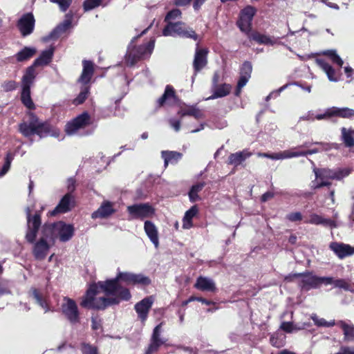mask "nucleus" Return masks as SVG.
<instances>
[{"label":"nucleus","instance_id":"1","mask_svg":"<svg viewBox=\"0 0 354 354\" xmlns=\"http://www.w3.org/2000/svg\"><path fill=\"white\" fill-rule=\"evenodd\" d=\"M122 281L126 285H149L151 280L142 274L119 272L115 279L100 281L91 285L86 292L81 306L85 308L104 309L112 304H117L121 300L128 301L131 298L129 289L119 285Z\"/></svg>","mask_w":354,"mask_h":354},{"label":"nucleus","instance_id":"2","mask_svg":"<svg viewBox=\"0 0 354 354\" xmlns=\"http://www.w3.org/2000/svg\"><path fill=\"white\" fill-rule=\"evenodd\" d=\"M24 106L29 111L26 113L24 120V138H29L30 142L33 141V137L37 136L39 139L48 136L59 138L60 131L46 122L41 121L31 112L35 109V104L30 98V89H25L24 94Z\"/></svg>","mask_w":354,"mask_h":354},{"label":"nucleus","instance_id":"3","mask_svg":"<svg viewBox=\"0 0 354 354\" xmlns=\"http://www.w3.org/2000/svg\"><path fill=\"white\" fill-rule=\"evenodd\" d=\"M315 180L312 182V187L319 189L331 185L330 180H340L350 174L348 168L331 170L328 169H315Z\"/></svg>","mask_w":354,"mask_h":354},{"label":"nucleus","instance_id":"4","mask_svg":"<svg viewBox=\"0 0 354 354\" xmlns=\"http://www.w3.org/2000/svg\"><path fill=\"white\" fill-rule=\"evenodd\" d=\"M150 26L145 29L140 35L136 37H134L128 47L127 53L125 57L126 63L129 66H133L140 59L145 57L149 56L155 44V39H151L147 44L140 46L138 48H135L133 46V43L134 40L137 39L140 35L145 34Z\"/></svg>","mask_w":354,"mask_h":354},{"label":"nucleus","instance_id":"5","mask_svg":"<svg viewBox=\"0 0 354 354\" xmlns=\"http://www.w3.org/2000/svg\"><path fill=\"white\" fill-rule=\"evenodd\" d=\"M82 65L83 70L78 82L84 84V86L82 88L80 94L73 100V103L76 105L82 104L87 98L89 93V86L87 84L90 82L94 72L93 64L91 62L84 60Z\"/></svg>","mask_w":354,"mask_h":354},{"label":"nucleus","instance_id":"6","mask_svg":"<svg viewBox=\"0 0 354 354\" xmlns=\"http://www.w3.org/2000/svg\"><path fill=\"white\" fill-rule=\"evenodd\" d=\"M162 35L165 37L179 36L184 38H190L196 41L198 35L190 27L183 22L169 21L162 30Z\"/></svg>","mask_w":354,"mask_h":354},{"label":"nucleus","instance_id":"7","mask_svg":"<svg viewBox=\"0 0 354 354\" xmlns=\"http://www.w3.org/2000/svg\"><path fill=\"white\" fill-rule=\"evenodd\" d=\"M43 228H48L50 230V239L53 241L59 238L60 241L66 242L69 241L73 236L74 227L71 224L59 221L53 224H44Z\"/></svg>","mask_w":354,"mask_h":354},{"label":"nucleus","instance_id":"8","mask_svg":"<svg viewBox=\"0 0 354 354\" xmlns=\"http://www.w3.org/2000/svg\"><path fill=\"white\" fill-rule=\"evenodd\" d=\"M27 229L26 232V239L29 243H34L39 233L41 232V214L35 212H32L30 207L26 209Z\"/></svg>","mask_w":354,"mask_h":354},{"label":"nucleus","instance_id":"9","mask_svg":"<svg viewBox=\"0 0 354 354\" xmlns=\"http://www.w3.org/2000/svg\"><path fill=\"white\" fill-rule=\"evenodd\" d=\"M32 253L37 260H43L48 254L50 248L54 245V241L50 239V230L48 228L41 230V236L38 241H35Z\"/></svg>","mask_w":354,"mask_h":354},{"label":"nucleus","instance_id":"10","mask_svg":"<svg viewBox=\"0 0 354 354\" xmlns=\"http://www.w3.org/2000/svg\"><path fill=\"white\" fill-rule=\"evenodd\" d=\"M91 122V116L87 112H84L66 124L65 131L69 136L74 135L80 129L88 126Z\"/></svg>","mask_w":354,"mask_h":354},{"label":"nucleus","instance_id":"11","mask_svg":"<svg viewBox=\"0 0 354 354\" xmlns=\"http://www.w3.org/2000/svg\"><path fill=\"white\" fill-rule=\"evenodd\" d=\"M127 211L131 218L144 219L151 217L154 214V209L147 203L128 206Z\"/></svg>","mask_w":354,"mask_h":354},{"label":"nucleus","instance_id":"12","mask_svg":"<svg viewBox=\"0 0 354 354\" xmlns=\"http://www.w3.org/2000/svg\"><path fill=\"white\" fill-rule=\"evenodd\" d=\"M62 311L67 319L73 323L79 320V313L75 301L70 298L65 297L62 304Z\"/></svg>","mask_w":354,"mask_h":354},{"label":"nucleus","instance_id":"13","mask_svg":"<svg viewBox=\"0 0 354 354\" xmlns=\"http://www.w3.org/2000/svg\"><path fill=\"white\" fill-rule=\"evenodd\" d=\"M255 12L254 8L252 6H247L241 11L237 24L242 32H248L250 30L251 22Z\"/></svg>","mask_w":354,"mask_h":354},{"label":"nucleus","instance_id":"14","mask_svg":"<svg viewBox=\"0 0 354 354\" xmlns=\"http://www.w3.org/2000/svg\"><path fill=\"white\" fill-rule=\"evenodd\" d=\"M154 301L153 297H147L135 305V310L142 322H145L148 316V313Z\"/></svg>","mask_w":354,"mask_h":354},{"label":"nucleus","instance_id":"15","mask_svg":"<svg viewBox=\"0 0 354 354\" xmlns=\"http://www.w3.org/2000/svg\"><path fill=\"white\" fill-rule=\"evenodd\" d=\"M178 115L180 117V118H183L185 116H192L196 120L203 118L204 117L203 112L196 105L191 106L185 103L179 104Z\"/></svg>","mask_w":354,"mask_h":354},{"label":"nucleus","instance_id":"16","mask_svg":"<svg viewBox=\"0 0 354 354\" xmlns=\"http://www.w3.org/2000/svg\"><path fill=\"white\" fill-rule=\"evenodd\" d=\"M73 198L71 194H66L60 201L59 204L48 212L51 216H55L58 214L66 213L68 212L73 205Z\"/></svg>","mask_w":354,"mask_h":354},{"label":"nucleus","instance_id":"17","mask_svg":"<svg viewBox=\"0 0 354 354\" xmlns=\"http://www.w3.org/2000/svg\"><path fill=\"white\" fill-rule=\"evenodd\" d=\"M329 248L339 259L354 254V247L343 243L332 242Z\"/></svg>","mask_w":354,"mask_h":354},{"label":"nucleus","instance_id":"18","mask_svg":"<svg viewBox=\"0 0 354 354\" xmlns=\"http://www.w3.org/2000/svg\"><path fill=\"white\" fill-rule=\"evenodd\" d=\"M114 204L108 201H104L99 208L91 214L92 218H106L111 216L115 212Z\"/></svg>","mask_w":354,"mask_h":354},{"label":"nucleus","instance_id":"19","mask_svg":"<svg viewBox=\"0 0 354 354\" xmlns=\"http://www.w3.org/2000/svg\"><path fill=\"white\" fill-rule=\"evenodd\" d=\"M207 50L206 49L196 48L193 63L195 74L207 64Z\"/></svg>","mask_w":354,"mask_h":354},{"label":"nucleus","instance_id":"20","mask_svg":"<svg viewBox=\"0 0 354 354\" xmlns=\"http://www.w3.org/2000/svg\"><path fill=\"white\" fill-rule=\"evenodd\" d=\"M194 287L199 290L206 292H215L216 290V284L213 279L202 276L198 277Z\"/></svg>","mask_w":354,"mask_h":354},{"label":"nucleus","instance_id":"21","mask_svg":"<svg viewBox=\"0 0 354 354\" xmlns=\"http://www.w3.org/2000/svg\"><path fill=\"white\" fill-rule=\"evenodd\" d=\"M144 229L147 236L150 241L153 243L156 248L159 246V239L158 230L156 225L149 221L145 222Z\"/></svg>","mask_w":354,"mask_h":354},{"label":"nucleus","instance_id":"22","mask_svg":"<svg viewBox=\"0 0 354 354\" xmlns=\"http://www.w3.org/2000/svg\"><path fill=\"white\" fill-rule=\"evenodd\" d=\"M252 153L248 150H243L234 153H231L228 157L227 163L234 167L240 165L247 158H250Z\"/></svg>","mask_w":354,"mask_h":354},{"label":"nucleus","instance_id":"23","mask_svg":"<svg viewBox=\"0 0 354 354\" xmlns=\"http://www.w3.org/2000/svg\"><path fill=\"white\" fill-rule=\"evenodd\" d=\"M37 67V66L33 63L26 69L24 75V92L25 89H30V86L33 84L34 80L38 74Z\"/></svg>","mask_w":354,"mask_h":354},{"label":"nucleus","instance_id":"24","mask_svg":"<svg viewBox=\"0 0 354 354\" xmlns=\"http://www.w3.org/2000/svg\"><path fill=\"white\" fill-rule=\"evenodd\" d=\"M316 63L326 74L328 80L330 82H336L338 81V78L336 77V72L335 69L328 63L322 59H317L316 60Z\"/></svg>","mask_w":354,"mask_h":354},{"label":"nucleus","instance_id":"25","mask_svg":"<svg viewBox=\"0 0 354 354\" xmlns=\"http://www.w3.org/2000/svg\"><path fill=\"white\" fill-rule=\"evenodd\" d=\"M307 222L310 224H314V225H322L323 226H325V227H337L336 223L333 221H332L330 219H328V218H324L322 217L321 216L315 214H311L310 216L309 220Z\"/></svg>","mask_w":354,"mask_h":354},{"label":"nucleus","instance_id":"26","mask_svg":"<svg viewBox=\"0 0 354 354\" xmlns=\"http://www.w3.org/2000/svg\"><path fill=\"white\" fill-rule=\"evenodd\" d=\"M162 158L165 161V166L167 167L169 163L176 164L181 159L183 155L181 153L172 151H162L161 152Z\"/></svg>","mask_w":354,"mask_h":354},{"label":"nucleus","instance_id":"27","mask_svg":"<svg viewBox=\"0 0 354 354\" xmlns=\"http://www.w3.org/2000/svg\"><path fill=\"white\" fill-rule=\"evenodd\" d=\"M35 19L32 13L24 15V37L30 35L35 29Z\"/></svg>","mask_w":354,"mask_h":354},{"label":"nucleus","instance_id":"28","mask_svg":"<svg viewBox=\"0 0 354 354\" xmlns=\"http://www.w3.org/2000/svg\"><path fill=\"white\" fill-rule=\"evenodd\" d=\"M176 101L174 90L171 86H167L165 93L158 100L160 106L163 105L165 103L172 104Z\"/></svg>","mask_w":354,"mask_h":354},{"label":"nucleus","instance_id":"29","mask_svg":"<svg viewBox=\"0 0 354 354\" xmlns=\"http://www.w3.org/2000/svg\"><path fill=\"white\" fill-rule=\"evenodd\" d=\"M53 53L54 48L50 47V48L43 51L40 56L36 59L33 63L37 66L47 65L51 61Z\"/></svg>","mask_w":354,"mask_h":354},{"label":"nucleus","instance_id":"30","mask_svg":"<svg viewBox=\"0 0 354 354\" xmlns=\"http://www.w3.org/2000/svg\"><path fill=\"white\" fill-rule=\"evenodd\" d=\"M337 324L342 328L346 341L354 339V325L344 321H339Z\"/></svg>","mask_w":354,"mask_h":354},{"label":"nucleus","instance_id":"31","mask_svg":"<svg viewBox=\"0 0 354 354\" xmlns=\"http://www.w3.org/2000/svg\"><path fill=\"white\" fill-rule=\"evenodd\" d=\"M29 297L34 299L37 304H39L44 310V313H47L50 310L46 301L42 298V296L36 288H32L28 292Z\"/></svg>","mask_w":354,"mask_h":354},{"label":"nucleus","instance_id":"32","mask_svg":"<svg viewBox=\"0 0 354 354\" xmlns=\"http://www.w3.org/2000/svg\"><path fill=\"white\" fill-rule=\"evenodd\" d=\"M333 117H340L343 118H351L354 117V110L347 107L339 108L332 107Z\"/></svg>","mask_w":354,"mask_h":354},{"label":"nucleus","instance_id":"33","mask_svg":"<svg viewBox=\"0 0 354 354\" xmlns=\"http://www.w3.org/2000/svg\"><path fill=\"white\" fill-rule=\"evenodd\" d=\"M310 326V323H302L301 324H293L292 322H284L281 325V328L287 333H292L294 330L305 329Z\"/></svg>","mask_w":354,"mask_h":354},{"label":"nucleus","instance_id":"34","mask_svg":"<svg viewBox=\"0 0 354 354\" xmlns=\"http://www.w3.org/2000/svg\"><path fill=\"white\" fill-rule=\"evenodd\" d=\"M231 90V86L230 84H222L217 86L214 88V93L212 96L207 99H215L218 97H222L228 95Z\"/></svg>","mask_w":354,"mask_h":354},{"label":"nucleus","instance_id":"35","mask_svg":"<svg viewBox=\"0 0 354 354\" xmlns=\"http://www.w3.org/2000/svg\"><path fill=\"white\" fill-rule=\"evenodd\" d=\"M198 209L195 205L185 212L183 223V227L184 229H189L192 226V220L196 215Z\"/></svg>","mask_w":354,"mask_h":354},{"label":"nucleus","instance_id":"36","mask_svg":"<svg viewBox=\"0 0 354 354\" xmlns=\"http://www.w3.org/2000/svg\"><path fill=\"white\" fill-rule=\"evenodd\" d=\"M299 154L295 153V149L285 150L277 153H271L270 159L274 160H284L298 157Z\"/></svg>","mask_w":354,"mask_h":354},{"label":"nucleus","instance_id":"37","mask_svg":"<svg viewBox=\"0 0 354 354\" xmlns=\"http://www.w3.org/2000/svg\"><path fill=\"white\" fill-rule=\"evenodd\" d=\"M303 276L302 283L304 287L310 288H317L319 286V277H316L312 274H301Z\"/></svg>","mask_w":354,"mask_h":354},{"label":"nucleus","instance_id":"38","mask_svg":"<svg viewBox=\"0 0 354 354\" xmlns=\"http://www.w3.org/2000/svg\"><path fill=\"white\" fill-rule=\"evenodd\" d=\"M342 136L343 140L347 147L354 146V130L347 129L343 127L342 129Z\"/></svg>","mask_w":354,"mask_h":354},{"label":"nucleus","instance_id":"39","mask_svg":"<svg viewBox=\"0 0 354 354\" xmlns=\"http://www.w3.org/2000/svg\"><path fill=\"white\" fill-rule=\"evenodd\" d=\"M13 282L6 279H0V297L12 294Z\"/></svg>","mask_w":354,"mask_h":354},{"label":"nucleus","instance_id":"40","mask_svg":"<svg viewBox=\"0 0 354 354\" xmlns=\"http://www.w3.org/2000/svg\"><path fill=\"white\" fill-rule=\"evenodd\" d=\"M72 18V15H66L64 21L55 30V33L59 35L69 29L71 27Z\"/></svg>","mask_w":354,"mask_h":354},{"label":"nucleus","instance_id":"41","mask_svg":"<svg viewBox=\"0 0 354 354\" xmlns=\"http://www.w3.org/2000/svg\"><path fill=\"white\" fill-rule=\"evenodd\" d=\"M251 38L259 44L272 46L275 43L270 37L259 32L252 34Z\"/></svg>","mask_w":354,"mask_h":354},{"label":"nucleus","instance_id":"42","mask_svg":"<svg viewBox=\"0 0 354 354\" xmlns=\"http://www.w3.org/2000/svg\"><path fill=\"white\" fill-rule=\"evenodd\" d=\"M205 186L204 183H199L196 185H194L189 192V197L191 202H195L199 199V196L198 195V193L201 192L203 188Z\"/></svg>","mask_w":354,"mask_h":354},{"label":"nucleus","instance_id":"43","mask_svg":"<svg viewBox=\"0 0 354 354\" xmlns=\"http://www.w3.org/2000/svg\"><path fill=\"white\" fill-rule=\"evenodd\" d=\"M323 55L328 56L332 62L339 66H342L344 62L342 58L337 54L335 50H328L323 52Z\"/></svg>","mask_w":354,"mask_h":354},{"label":"nucleus","instance_id":"44","mask_svg":"<svg viewBox=\"0 0 354 354\" xmlns=\"http://www.w3.org/2000/svg\"><path fill=\"white\" fill-rule=\"evenodd\" d=\"M310 317L317 326L332 327L335 324V320L327 322L324 318H319L315 314H313Z\"/></svg>","mask_w":354,"mask_h":354},{"label":"nucleus","instance_id":"45","mask_svg":"<svg viewBox=\"0 0 354 354\" xmlns=\"http://www.w3.org/2000/svg\"><path fill=\"white\" fill-rule=\"evenodd\" d=\"M13 160V154L11 152L7 153L3 165L0 169V178L3 177L10 169L11 162Z\"/></svg>","mask_w":354,"mask_h":354},{"label":"nucleus","instance_id":"46","mask_svg":"<svg viewBox=\"0 0 354 354\" xmlns=\"http://www.w3.org/2000/svg\"><path fill=\"white\" fill-rule=\"evenodd\" d=\"M165 341H156L151 339V343L146 351V354H152L153 353L157 351L159 347L163 344Z\"/></svg>","mask_w":354,"mask_h":354},{"label":"nucleus","instance_id":"47","mask_svg":"<svg viewBox=\"0 0 354 354\" xmlns=\"http://www.w3.org/2000/svg\"><path fill=\"white\" fill-rule=\"evenodd\" d=\"M250 79V77H248V76H245V75H240V78L238 81V84H237V88H236V90L235 91V95H239L240 93H241V88L245 86V84H247V82H248Z\"/></svg>","mask_w":354,"mask_h":354},{"label":"nucleus","instance_id":"48","mask_svg":"<svg viewBox=\"0 0 354 354\" xmlns=\"http://www.w3.org/2000/svg\"><path fill=\"white\" fill-rule=\"evenodd\" d=\"M309 147V145L308 143H305L304 145H303L301 146H299L297 148L294 149H295V154H299V155H298V157H299V156H307L308 154H313V153H316L318 152V150L316 149H311V150H308V151H299V150H298V149H299V148H301V147Z\"/></svg>","mask_w":354,"mask_h":354},{"label":"nucleus","instance_id":"49","mask_svg":"<svg viewBox=\"0 0 354 354\" xmlns=\"http://www.w3.org/2000/svg\"><path fill=\"white\" fill-rule=\"evenodd\" d=\"M101 0H86L84 3L85 10H91L100 6Z\"/></svg>","mask_w":354,"mask_h":354},{"label":"nucleus","instance_id":"50","mask_svg":"<svg viewBox=\"0 0 354 354\" xmlns=\"http://www.w3.org/2000/svg\"><path fill=\"white\" fill-rule=\"evenodd\" d=\"M181 15V12L178 9H174L169 12L165 17V21L168 24L169 21H172L173 19L178 18Z\"/></svg>","mask_w":354,"mask_h":354},{"label":"nucleus","instance_id":"51","mask_svg":"<svg viewBox=\"0 0 354 354\" xmlns=\"http://www.w3.org/2000/svg\"><path fill=\"white\" fill-rule=\"evenodd\" d=\"M333 117L332 107L327 109L324 113L315 114V118L317 120H328Z\"/></svg>","mask_w":354,"mask_h":354},{"label":"nucleus","instance_id":"52","mask_svg":"<svg viewBox=\"0 0 354 354\" xmlns=\"http://www.w3.org/2000/svg\"><path fill=\"white\" fill-rule=\"evenodd\" d=\"M252 70V67L251 63L249 62H245L243 63L242 66L240 75H245L250 77Z\"/></svg>","mask_w":354,"mask_h":354},{"label":"nucleus","instance_id":"53","mask_svg":"<svg viewBox=\"0 0 354 354\" xmlns=\"http://www.w3.org/2000/svg\"><path fill=\"white\" fill-rule=\"evenodd\" d=\"M82 354H97L96 347L88 344H83L82 347Z\"/></svg>","mask_w":354,"mask_h":354},{"label":"nucleus","instance_id":"54","mask_svg":"<svg viewBox=\"0 0 354 354\" xmlns=\"http://www.w3.org/2000/svg\"><path fill=\"white\" fill-rule=\"evenodd\" d=\"M53 3H57L62 11H66L71 6L72 0H50Z\"/></svg>","mask_w":354,"mask_h":354},{"label":"nucleus","instance_id":"55","mask_svg":"<svg viewBox=\"0 0 354 354\" xmlns=\"http://www.w3.org/2000/svg\"><path fill=\"white\" fill-rule=\"evenodd\" d=\"M161 327H162V323L156 326L153 331L151 339L152 340H156V341H164L160 337V332H161Z\"/></svg>","mask_w":354,"mask_h":354},{"label":"nucleus","instance_id":"56","mask_svg":"<svg viewBox=\"0 0 354 354\" xmlns=\"http://www.w3.org/2000/svg\"><path fill=\"white\" fill-rule=\"evenodd\" d=\"M37 52L34 47H24V59L32 57Z\"/></svg>","mask_w":354,"mask_h":354},{"label":"nucleus","instance_id":"57","mask_svg":"<svg viewBox=\"0 0 354 354\" xmlns=\"http://www.w3.org/2000/svg\"><path fill=\"white\" fill-rule=\"evenodd\" d=\"M335 287L341 288L344 290L349 289V284L344 279H336L333 281V283Z\"/></svg>","mask_w":354,"mask_h":354},{"label":"nucleus","instance_id":"58","mask_svg":"<svg viewBox=\"0 0 354 354\" xmlns=\"http://www.w3.org/2000/svg\"><path fill=\"white\" fill-rule=\"evenodd\" d=\"M315 113L313 111H309L302 116L299 118V121L301 120H306V121H310L313 122L315 120Z\"/></svg>","mask_w":354,"mask_h":354},{"label":"nucleus","instance_id":"59","mask_svg":"<svg viewBox=\"0 0 354 354\" xmlns=\"http://www.w3.org/2000/svg\"><path fill=\"white\" fill-rule=\"evenodd\" d=\"M169 122L171 128H173L175 131L178 132L180 131L181 125V119L176 120L171 118L169 120Z\"/></svg>","mask_w":354,"mask_h":354},{"label":"nucleus","instance_id":"60","mask_svg":"<svg viewBox=\"0 0 354 354\" xmlns=\"http://www.w3.org/2000/svg\"><path fill=\"white\" fill-rule=\"evenodd\" d=\"M286 218L290 221H297L302 219V215L300 212H292L288 214Z\"/></svg>","mask_w":354,"mask_h":354},{"label":"nucleus","instance_id":"61","mask_svg":"<svg viewBox=\"0 0 354 354\" xmlns=\"http://www.w3.org/2000/svg\"><path fill=\"white\" fill-rule=\"evenodd\" d=\"M288 84L283 85V86L280 87L278 90L272 91L270 93L267 97H266V101H268L273 95L275 97H277L280 95V93L286 88H287Z\"/></svg>","mask_w":354,"mask_h":354},{"label":"nucleus","instance_id":"62","mask_svg":"<svg viewBox=\"0 0 354 354\" xmlns=\"http://www.w3.org/2000/svg\"><path fill=\"white\" fill-rule=\"evenodd\" d=\"M319 286L322 283L326 285L333 284L334 279L333 277H319Z\"/></svg>","mask_w":354,"mask_h":354},{"label":"nucleus","instance_id":"63","mask_svg":"<svg viewBox=\"0 0 354 354\" xmlns=\"http://www.w3.org/2000/svg\"><path fill=\"white\" fill-rule=\"evenodd\" d=\"M3 87L6 91H12L15 88L16 84L13 81H9L8 82H5L3 84Z\"/></svg>","mask_w":354,"mask_h":354},{"label":"nucleus","instance_id":"64","mask_svg":"<svg viewBox=\"0 0 354 354\" xmlns=\"http://www.w3.org/2000/svg\"><path fill=\"white\" fill-rule=\"evenodd\" d=\"M189 301H198L206 305H210L212 304V301L202 297H192L189 299Z\"/></svg>","mask_w":354,"mask_h":354}]
</instances>
